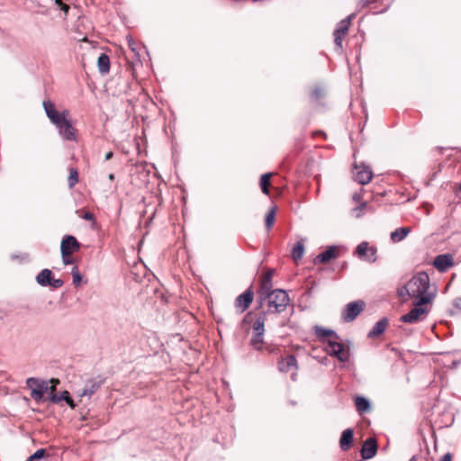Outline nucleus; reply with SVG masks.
I'll return each mask as SVG.
<instances>
[{"label":"nucleus","instance_id":"nucleus-1","mask_svg":"<svg viewBox=\"0 0 461 461\" xmlns=\"http://www.w3.org/2000/svg\"><path fill=\"white\" fill-rule=\"evenodd\" d=\"M43 108L47 117L57 127L59 134L63 140H77V130L68 120V110L65 109L62 112H59L55 104L50 100L43 101Z\"/></svg>","mask_w":461,"mask_h":461},{"label":"nucleus","instance_id":"nucleus-2","mask_svg":"<svg viewBox=\"0 0 461 461\" xmlns=\"http://www.w3.org/2000/svg\"><path fill=\"white\" fill-rule=\"evenodd\" d=\"M430 286L429 277L425 272H419L414 275L402 287L398 289V295L402 302L409 298H415L417 301L424 296H433L435 294L429 291Z\"/></svg>","mask_w":461,"mask_h":461},{"label":"nucleus","instance_id":"nucleus-3","mask_svg":"<svg viewBox=\"0 0 461 461\" xmlns=\"http://www.w3.org/2000/svg\"><path fill=\"white\" fill-rule=\"evenodd\" d=\"M260 297H262V295ZM264 299H267V315L268 313L283 312L285 311L290 302L287 293L282 289L273 290L267 296L261 298V301Z\"/></svg>","mask_w":461,"mask_h":461},{"label":"nucleus","instance_id":"nucleus-4","mask_svg":"<svg viewBox=\"0 0 461 461\" xmlns=\"http://www.w3.org/2000/svg\"><path fill=\"white\" fill-rule=\"evenodd\" d=\"M433 301V296H424L413 303V308L401 317L404 323H415L420 321L422 315L429 312L428 304Z\"/></svg>","mask_w":461,"mask_h":461},{"label":"nucleus","instance_id":"nucleus-5","mask_svg":"<svg viewBox=\"0 0 461 461\" xmlns=\"http://www.w3.org/2000/svg\"><path fill=\"white\" fill-rule=\"evenodd\" d=\"M360 259L368 263H375L377 260V249L370 246L367 241L359 243L354 252Z\"/></svg>","mask_w":461,"mask_h":461},{"label":"nucleus","instance_id":"nucleus-6","mask_svg":"<svg viewBox=\"0 0 461 461\" xmlns=\"http://www.w3.org/2000/svg\"><path fill=\"white\" fill-rule=\"evenodd\" d=\"M26 384L31 389V397L36 402L41 401L44 393L49 389L47 382L40 381L34 377L28 378Z\"/></svg>","mask_w":461,"mask_h":461},{"label":"nucleus","instance_id":"nucleus-7","mask_svg":"<svg viewBox=\"0 0 461 461\" xmlns=\"http://www.w3.org/2000/svg\"><path fill=\"white\" fill-rule=\"evenodd\" d=\"M326 352L335 357L340 362H347L349 358V352L347 350L343 344L336 340L329 339L327 342Z\"/></svg>","mask_w":461,"mask_h":461},{"label":"nucleus","instance_id":"nucleus-8","mask_svg":"<svg viewBox=\"0 0 461 461\" xmlns=\"http://www.w3.org/2000/svg\"><path fill=\"white\" fill-rule=\"evenodd\" d=\"M354 16L355 14H352L348 15L347 18L340 21L338 23L336 30L334 31V42L339 49L342 48V39L348 33L351 20L353 19Z\"/></svg>","mask_w":461,"mask_h":461},{"label":"nucleus","instance_id":"nucleus-9","mask_svg":"<svg viewBox=\"0 0 461 461\" xmlns=\"http://www.w3.org/2000/svg\"><path fill=\"white\" fill-rule=\"evenodd\" d=\"M254 299V293L251 288L247 289L243 294L235 299V308L238 312L242 313L248 310Z\"/></svg>","mask_w":461,"mask_h":461},{"label":"nucleus","instance_id":"nucleus-10","mask_svg":"<svg viewBox=\"0 0 461 461\" xmlns=\"http://www.w3.org/2000/svg\"><path fill=\"white\" fill-rule=\"evenodd\" d=\"M364 305L365 304L362 301L348 303L342 312V319L348 322L354 321L363 311Z\"/></svg>","mask_w":461,"mask_h":461},{"label":"nucleus","instance_id":"nucleus-11","mask_svg":"<svg viewBox=\"0 0 461 461\" xmlns=\"http://www.w3.org/2000/svg\"><path fill=\"white\" fill-rule=\"evenodd\" d=\"M80 243L72 235L65 236L60 244L61 255L68 256L72 255L75 251L79 250Z\"/></svg>","mask_w":461,"mask_h":461},{"label":"nucleus","instance_id":"nucleus-12","mask_svg":"<svg viewBox=\"0 0 461 461\" xmlns=\"http://www.w3.org/2000/svg\"><path fill=\"white\" fill-rule=\"evenodd\" d=\"M373 177V172L368 166H355L354 179L360 185H366Z\"/></svg>","mask_w":461,"mask_h":461},{"label":"nucleus","instance_id":"nucleus-13","mask_svg":"<svg viewBox=\"0 0 461 461\" xmlns=\"http://www.w3.org/2000/svg\"><path fill=\"white\" fill-rule=\"evenodd\" d=\"M377 442L374 438H368L361 448V456L363 459H371L376 455Z\"/></svg>","mask_w":461,"mask_h":461},{"label":"nucleus","instance_id":"nucleus-14","mask_svg":"<svg viewBox=\"0 0 461 461\" xmlns=\"http://www.w3.org/2000/svg\"><path fill=\"white\" fill-rule=\"evenodd\" d=\"M454 264L453 256L451 254H441L435 258L434 259V267L439 272L447 271L450 267Z\"/></svg>","mask_w":461,"mask_h":461},{"label":"nucleus","instance_id":"nucleus-15","mask_svg":"<svg viewBox=\"0 0 461 461\" xmlns=\"http://www.w3.org/2000/svg\"><path fill=\"white\" fill-rule=\"evenodd\" d=\"M337 257H338L337 247L330 246L325 251L317 255L313 259V263L315 265L321 264V263H327L330 260L336 258Z\"/></svg>","mask_w":461,"mask_h":461},{"label":"nucleus","instance_id":"nucleus-16","mask_svg":"<svg viewBox=\"0 0 461 461\" xmlns=\"http://www.w3.org/2000/svg\"><path fill=\"white\" fill-rule=\"evenodd\" d=\"M274 271L272 269H269L267 271L260 282V292L264 297L267 296L273 290V284H272V276H273Z\"/></svg>","mask_w":461,"mask_h":461},{"label":"nucleus","instance_id":"nucleus-17","mask_svg":"<svg viewBox=\"0 0 461 461\" xmlns=\"http://www.w3.org/2000/svg\"><path fill=\"white\" fill-rule=\"evenodd\" d=\"M278 370L283 373H287L291 369H297V360L294 355H288L278 361Z\"/></svg>","mask_w":461,"mask_h":461},{"label":"nucleus","instance_id":"nucleus-18","mask_svg":"<svg viewBox=\"0 0 461 461\" xmlns=\"http://www.w3.org/2000/svg\"><path fill=\"white\" fill-rule=\"evenodd\" d=\"M388 326V319L383 318L378 321L374 327L369 330L367 337L369 339H375L383 334Z\"/></svg>","mask_w":461,"mask_h":461},{"label":"nucleus","instance_id":"nucleus-19","mask_svg":"<svg viewBox=\"0 0 461 461\" xmlns=\"http://www.w3.org/2000/svg\"><path fill=\"white\" fill-rule=\"evenodd\" d=\"M102 382L97 381L95 379L87 381L86 384L84 389L80 393L81 397H91L100 387H101Z\"/></svg>","mask_w":461,"mask_h":461},{"label":"nucleus","instance_id":"nucleus-20","mask_svg":"<svg viewBox=\"0 0 461 461\" xmlns=\"http://www.w3.org/2000/svg\"><path fill=\"white\" fill-rule=\"evenodd\" d=\"M267 320V312H261L252 323V333L265 334V321Z\"/></svg>","mask_w":461,"mask_h":461},{"label":"nucleus","instance_id":"nucleus-21","mask_svg":"<svg viewBox=\"0 0 461 461\" xmlns=\"http://www.w3.org/2000/svg\"><path fill=\"white\" fill-rule=\"evenodd\" d=\"M354 431L352 429H345L339 439V446L342 450H348L353 442Z\"/></svg>","mask_w":461,"mask_h":461},{"label":"nucleus","instance_id":"nucleus-22","mask_svg":"<svg viewBox=\"0 0 461 461\" xmlns=\"http://www.w3.org/2000/svg\"><path fill=\"white\" fill-rule=\"evenodd\" d=\"M410 232H411L410 227L397 228L396 230H394L393 231L391 232V234H390L391 240L393 243L400 242V241L403 240L408 236V234Z\"/></svg>","mask_w":461,"mask_h":461},{"label":"nucleus","instance_id":"nucleus-23","mask_svg":"<svg viewBox=\"0 0 461 461\" xmlns=\"http://www.w3.org/2000/svg\"><path fill=\"white\" fill-rule=\"evenodd\" d=\"M97 66H98V69H99V72L101 74H106L109 72L110 70V59L109 57L103 53L99 56L98 58V60H97Z\"/></svg>","mask_w":461,"mask_h":461},{"label":"nucleus","instance_id":"nucleus-24","mask_svg":"<svg viewBox=\"0 0 461 461\" xmlns=\"http://www.w3.org/2000/svg\"><path fill=\"white\" fill-rule=\"evenodd\" d=\"M51 277V271L50 269L45 268L38 274V276H36V280L38 284H40L41 285L48 286V285L50 284Z\"/></svg>","mask_w":461,"mask_h":461},{"label":"nucleus","instance_id":"nucleus-25","mask_svg":"<svg viewBox=\"0 0 461 461\" xmlns=\"http://www.w3.org/2000/svg\"><path fill=\"white\" fill-rule=\"evenodd\" d=\"M355 405L358 412L364 413L369 411L370 402L363 396H357L355 399Z\"/></svg>","mask_w":461,"mask_h":461},{"label":"nucleus","instance_id":"nucleus-26","mask_svg":"<svg viewBox=\"0 0 461 461\" xmlns=\"http://www.w3.org/2000/svg\"><path fill=\"white\" fill-rule=\"evenodd\" d=\"M303 254H304L303 243L302 241L296 242L291 251V256H292L293 259L295 262H297L298 260H300L303 258Z\"/></svg>","mask_w":461,"mask_h":461},{"label":"nucleus","instance_id":"nucleus-27","mask_svg":"<svg viewBox=\"0 0 461 461\" xmlns=\"http://www.w3.org/2000/svg\"><path fill=\"white\" fill-rule=\"evenodd\" d=\"M263 344H264V335L258 334V333H252V336L250 339L251 347L256 350H261L263 348Z\"/></svg>","mask_w":461,"mask_h":461},{"label":"nucleus","instance_id":"nucleus-28","mask_svg":"<svg viewBox=\"0 0 461 461\" xmlns=\"http://www.w3.org/2000/svg\"><path fill=\"white\" fill-rule=\"evenodd\" d=\"M315 333L318 336V338H320V339L330 338V337H334L335 339L338 338V335L336 334V332L334 330H329V329H324L322 327H316Z\"/></svg>","mask_w":461,"mask_h":461},{"label":"nucleus","instance_id":"nucleus-29","mask_svg":"<svg viewBox=\"0 0 461 461\" xmlns=\"http://www.w3.org/2000/svg\"><path fill=\"white\" fill-rule=\"evenodd\" d=\"M276 212V207L273 206L270 208V210L268 211V212L266 215L265 224H266V228L267 230L272 229V227L275 223Z\"/></svg>","mask_w":461,"mask_h":461},{"label":"nucleus","instance_id":"nucleus-30","mask_svg":"<svg viewBox=\"0 0 461 461\" xmlns=\"http://www.w3.org/2000/svg\"><path fill=\"white\" fill-rule=\"evenodd\" d=\"M270 177V173L263 174L260 177V187L265 194H269Z\"/></svg>","mask_w":461,"mask_h":461},{"label":"nucleus","instance_id":"nucleus-31","mask_svg":"<svg viewBox=\"0 0 461 461\" xmlns=\"http://www.w3.org/2000/svg\"><path fill=\"white\" fill-rule=\"evenodd\" d=\"M78 182V172L76 168L71 167L69 169V176L68 179V186L70 188L74 187Z\"/></svg>","mask_w":461,"mask_h":461},{"label":"nucleus","instance_id":"nucleus-32","mask_svg":"<svg viewBox=\"0 0 461 461\" xmlns=\"http://www.w3.org/2000/svg\"><path fill=\"white\" fill-rule=\"evenodd\" d=\"M71 275L73 276V284L75 285H78L82 280V276L79 273L78 267L75 266L71 270Z\"/></svg>","mask_w":461,"mask_h":461},{"label":"nucleus","instance_id":"nucleus-33","mask_svg":"<svg viewBox=\"0 0 461 461\" xmlns=\"http://www.w3.org/2000/svg\"><path fill=\"white\" fill-rule=\"evenodd\" d=\"M46 455V450L44 448H41L36 450L32 455L30 456V461H36L43 458Z\"/></svg>","mask_w":461,"mask_h":461},{"label":"nucleus","instance_id":"nucleus-34","mask_svg":"<svg viewBox=\"0 0 461 461\" xmlns=\"http://www.w3.org/2000/svg\"><path fill=\"white\" fill-rule=\"evenodd\" d=\"M61 400L65 401L72 409L76 407V404L74 403L68 391H64L61 393L60 401Z\"/></svg>","mask_w":461,"mask_h":461},{"label":"nucleus","instance_id":"nucleus-35","mask_svg":"<svg viewBox=\"0 0 461 461\" xmlns=\"http://www.w3.org/2000/svg\"><path fill=\"white\" fill-rule=\"evenodd\" d=\"M64 282L62 279H55L51 277L50 284L48 285V286H51L53 288H59L63 285Z\"/></svg>","mask_w":461,"mask_h":461},{"label":"nucleus","instance_id":"nucleus-36","mask_svg":"<svg viewBox=\"0 0 461 461\" xmlns=\"http://www.w3.org/2000/svg\"><path fill=\"white\" fill-rule=\"evenodd\" d=\"M323 95L324 90L321 87H316L312 93V97L317 100L321 98Z\"/></svg>","mask_w":461,"mask_h":461},{"label":"nucleus","instance_id":"nucleus-37","mask_svg":"<svg viewBox=\"0 0 461 461\" xmlns=\"http://www.w3.org/2000/svg\"><path fill=\"white\" fill-rule=\"evenodd\" d=\"M372 3V0H360L357 4L358 9H363L368 6Z\"/></svg>","mask_w":461,"mask_h":461},{"label":"nucleus","instance_id":"nucleus-38","mask_svg":"<svg viewBox=\"0 0 461 461\" xmlns=\"http://www.w3.org/2000/svg\"><path fill=\"white\" fill-rule=\"evenodd\" d=\"M61 257H62V261H63L64 265H71L74 263V261L71 258V255H68V256L61 255Z\"/></svg>","mask_w":461,"mask_h":461},{"label":"nucleus","instance_id":"nucleus-39","mask_svg":"<svg viewBox=\"0 0 461 461\" xmlns=\"http://www.w3.org/2000/svg\"><path fill=\"white\" fill-rule=\"evenodd\" d=\"M82 218L86 220V221H92L94 220V214L90 212H86L83 215H82Z\"/></svg>","mask_w":461,"mask_h":461},{"label":"nucleus","instance_id":"nucleus-40","mask_svg":"<svg viewBox=\"0 0 461 461\" xmlns=\"http://www.w3.org/2000/svg\"><path fill=\"white\" fill-rule=\"evenodd\" d=\"M252 314H253V313H252V312H249L245 315V317H244V319H243V322H244V323L250 322V321H251V318H252Z\"/></svg>","mask_w":461,"mask_h":461},{"label":"nucleus","instance_id":"nucleus-41","mask_svg":"<svg viewBox=\"0 0 461 461\" xmlns=\"http://www.w3.org/2000/svg\"><path fill=\"white\" fill-rule=\"evenodd\" d=\"M439 461H452V455L450 453H446Z\"/></svg>","mask_w":461,"mask_h":461},{"label":"nucleus","instance_id":"nucleus-42","mask_svg":"<svg viewBox=\"0 0 461 461\" xmlns=\"http://www.w3.org/2000/svg\"><path fill=\"white\" fill-rule=\"evenodd\" d=\"M59 6H60V9L62 11H64L65 13H68V10H69V6L68 5H66V4L62 3Z\"/></svg>","mask_w":461,"mask_h":461},{"label":"nucleus","instance_id":"nucleus-43","mask_svg":"<svg viewBox=\"0 0 461 461\" xmlns=\"http://www.w3.org/2000/svg\"><path fill=\"white\" fill-rule=\"evenodd\" d=\"M51 401H52L53 402H60V396H59V397H58L56 394H52V396H51Z\"/></svg>","mask_w":461,"mask_h":461},{"label":"nucleus","instance_id":"nucleus-44","mask_svg":"<svg viewBox=\"0 0 461 461\" xmlns=\"http://www.w3.org/2000/svg\"><path fill=\"white\" fill-rule=\"evenodd\" d=\"M113 153L112 151H109V152H107L105 154V158H105V160H109V159H111L113 158Z\"/></svg>","mask_w":461,"mask_h":461},{"label":"nucleus","instance_id":"nucleus-45","mask_svg":"<svg viewBox=\"0 0 461 461\" xmlns=\"http://www.w3.org/2000/svg\"><path fill=\"white\" fill-rule=\"evenodd\" d=\"M129 47L131 49V50H134V48L132 47L133 46V43H132V39H129Z\"/></svg>","mask_w":461,"mask_h":461},{"label":"nucleus","instance_id":"nucleus-46","mask_svg":"<svg viewBox=\"0 0 461 461\" xmlns=\"http://www.w3.org/2000/svg\"><path fill=\"white\" fill-rule=\"evenodd\" d=\"M460 303H461V299H456V300L455 301V305H456V307H459V306H460Z\"/></svg>","mask_w":461,"mask_h":461},{"label":"nucleus","instance_id":"nucleus-47","mask_svg":"<svg viewBox=\"0 0 461 461\" xmlns=\"http://www.w3.org/2000/svg\"><path fill=\"white\" fill-rule=\"evenodd\" d=\"M108 178H109L111 181H113V180L114 179V174H113V173H112V174H110V175L108 176Z\"/></svg>","mask_w":461,"mask_h":461},{"label":"nucleus","instance_id":"nucleus-48","mask_svg":"<svg viewBox=\"0 0 461 461\" xmlns=\"http://www.w3.org/2000/svg\"><path fill=\"white\" fill-rule=\"evenodd\" d=\"M365 207H366V203H362V204L360 205V207H359V208H357V210L361 211V210H362L363 208H365Z\"/></svg>","mask_w":461,"mask_h":461},{"label":"nucleus","instance_id":"nucleus-49","mask_svg":"<svg viewBox=\"0 0 461 461\" xmlns=\"http://www.w3.org/2000/svg\"><path fill=\"white\" fill-rule=\"evenodd\" d=\"M56 5L59 6L62 4L61 0H55Z\"/></svg>","mask_w":461,"mask_h":461},{"label":"nucleus","instance_id":"nucleus-50","mask_svg":"<svg viewBox=\"0 0 461 461\" xmlns=\"http://www.w3.org/2000/svg\"><path fill=\"white\" fill-rule=\"evenodd\" d=\"M292 379H293V380H295V374H293V375H292Z\"/></svg>","mask_w":461,"mask_h":461}]
</instances>
